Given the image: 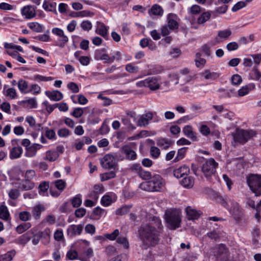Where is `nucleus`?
<instances>
[{
    "label": "nucleus",
    "instance_id": "f257e3e1",
    "mask_svg": "<svg viewBox=\"0 0 261 261\" xmlns=\"http://www.w3.org/2000/svg\"><path fill=\"white\" fill-rule=\"evenodd\" d=\"M163 231V226L158 217H153L149 223L142 224L138 229V235L142 247L147 249L157 245Z\"/></svg>",
    "mask_w": 261,
    "mask_h": 261
},
{
    "label": "nucleus",
    "instance_id": "f03ea898",
    "mask_svg": "<svg viewBox=\"0 0 261 261\" xmlns=\"http://www.w3.org/2000/svg\"><path fill=\"white\" fill-rule=\"evenodd\" d=\"M147 181L142 182L140 188L144 191L149 192H161L165 187V181L161 175H155Z\"/></svg>",
    "mask_w": 261,
    "mask_h": 261
},
{
    "label": "nucleus",
    "instance_id": "7ed1b4c3",
    "mask_svg": "<svg viewBox=\"0 0 261 261\" xmlns=\"http://www.w3.org/2000/svg\"><path fill=\"white\" fill-rule=\"evenodd\" d=\"M165 219L170 229L175 230L180 227L181 216L180 212L176 208L166 210Z\"/></svg>",
    "mask_w": 261,
    "mask_h": 261
},
{
    "label": "nucleus",
    "instance_id": "20e7f679",
    "mask_svg": "<svg viewBox=\"0 0 261 261\" xmlns=\"http://www.w3.org/2000/svg\"><path fill=\"white\" fill-rule=\"evenodd\" d=\"M212 254L218 261H232L228 249L223 244L214 247L211 249Z\"/></svg>",
    "mask_w": 261,
    "mask_h": 261
},
{
    "label": "nucleus",
    "instance_id": "39448f33",
    "mask_svg": "<svg viewBox=\"0 0 261 261\" xmlns=\"http://www.w3.org/2000/svg\"><path fill=\"white\" fill-rule=\"evenodd\" d=\"M218 164L213 158L207 159L201 167V171L207 180L211 181L213 176H214L216 172V168Z\"/></svg>",
    "mask_w": 261,
    "mask_h": 261
},
{
    "label": "nucleus",
    "instance_id": "423d86ee",
    "mask_svg": "<svg viewBox=\"0 0 261 261\" xmlns=\"http://www.w3.org/2000/svg\"><path fill=\"white\" fill-rule=\"evenodd\" d=\"M247 182L255 196H261V175H251L247 177Z\"/></svg>",
    "mask_w": 261,
    "mask_h": 261
},
{
    "label": "nucleus",
    "instance_id": "0eeeda50",
    "mask_svg": "<svg viewBox=\"0 0 261 261\" xmlns=\"http://www.w3.org/2000/svg\"><path fill=\"white\" fill-rule=\"evenodd\" d=\"M255 135L256 133L252 130L237 129L233 139L236 142L244 144Z\"/></svg>",
    "mask_w": 261,
    "mask_h": 261
},
{
    "label": "nucleus",
    "instance_id": "6e6552de",
    "mask_svg": "<svg viewBox=\"0 0 261 261\" xmlns=\"http://www.w3.org/2000/svg\"><path fill=\"white\" fill-rule=\"evenodd\" d=\"M102 167L105 169L115 170L118 168V164L115 158L110 154L105 155L100 160Z\"/></svg>",
    "mask_w": 261,
    "mask_h": 261
},
{
    "label": "nucleus",
    "instance_id": "1a4fd4ad",
    "mask_svg": "<svg viewBox=\"0 0 261 261\" xmlns=\"http://www.w3.org/2000/svg\"><path fill=\"white\" fill-rule=\"evenodd\" d=\"M19 141V140L18 139H13L11 140V144L13 147L10 149L9 156L12 160L20 158L23 152L22 147L18 145Z\"/></svg>",
    "mask_w": 261,
    "mask_h": 261
},
{
    "label": "nucleus",
    "instance_id": "9d476101",
    "mask_svg": "<svg viewBox=\"0 0 261 261\" xmlns=\"http://www.w3.org/2000/svg\"><path fill=\"white\" fill-rule=\"evenodd\" d=\"M132 172L136 173L138 176L144 180L149 179L151 177V174L150 172L144 170L140 164H134L130 167Z\"/></svg>",
    "mask_w": 261,
    "mask_h": 261
},
{
    "label": "nucleus",
    "instance_id": "9b49d317",
    "mask_svg": "<svg viewBox=\"0 0 261 261\" xmlns=\"http://www.w3.org/2000/svg\"><path fill=\"white\" fill-rule=\"evenodd\" d=\"M153 118V114L151 112H148L139 116L137 121V125L140 127H145L149 124V122Z\"/></svg>",
    "mask_w": 261,
    "mask_h": 261
},
{
    "label": "nucleus",
    "instance_id": "f8f14e48",
    "mask_svg": "<svg viewBox=\"0 0 261 261\" xmlns=\"http://www.w3.org/2000/svg\"><path fill=\"white\" fill-rule=\"evenodd\" d=\"M83 229V226L81 224L70 225L67 230V235L70 237H75L81 233Z\"/></svg>",
    "mask_w": 261,
    "mask_h": 261
},
{
    "label": "nucleus",
    "instance_id": "ddd939ff",
    "mask_svg": "<svg viewBox=\"0 0 261 261\" xmlns=\"http://www.w3.org/2000/svg\"><path fill=\"white\" fill-rule=\"evenodd\" d=\"M108 29L109 27H107L103 23L97 22V28L95 32L106 39H108Z\"/></svg>",
    "mask_w": 261,
    "mask_h": 261
},
{
    "label": "nucleus",
    "instance_id": "4468645a",
    "mask_svg": "<svg viewBox=\"0 0 261 261\" xmlns=\"http://www.w3.org/2000/svg\"><path fill=\"white\" fill-rule=\"evenodd\" d=\"M42 145L37 143H34L31 146L26 148L25 156L27 157L32 158L36 155L38 150L42 148Z\"/></svg>",
    "mask_w": 261,
    "mask_h": 261
},
{
    "label": "nucleus",
    "instance_id": "2eb2a0df",
    "mask_svg": "<svg viewBox=\"0 0 261 261\" xmlns=\"http://www.w3.org/2000/svg\"><path fill=\"white\" fill-rule=\"evenodd\" d=\"M190 172V169L188 166L184 165L173 171V174L177 178H180L184 175H187Z\"/></svg>",
    "mask_w": 261,
    "mask_h": 261
},
{
    "label": "nucleus",
    "instance_id": "dca6fc26",
    "mask_svg": "<svg viewBox=\"0 0 261 261\" xmlns=\"http://www.w3.org/2000/svg\"><path fill=\"white\" fill-rule=\"evenodd\" d=\"M146 87H148L151 90L158 89L160 85L158 83V79L155 77H149L145 79Z\"/></svg>",
    "mask_w": 261,
    "mask_h": 261
},
{
    "label": "nucleus",
    "instance_id": "f3484780",
    "mask_svg": "<svg viewBox=\"0 0 261 261\" xmlns=\"http://www.w3.org/2000/svg\"><path fill=\"white\" fill-rule=\"evenodd\" d=\"M94 59L96 60L104 61V63H106L107 59H108L106 49L103 48L96 50L94 53Z\"/></svg>",
    "mask_w": 261,
    "mask_h": 261
},
{
    "label": "nucleus",
    "instance_id": "a211bd4d",
    "mask_svg": "<svg viewBox=\"0 0 261 261\" xmlns=\"http://www.w3.org/2000/svg\"><path fill=\"white\" fill-rule=\"evenodd\" d=\"M186 212L188 219L190 220L198 219L201 214L200 211L192 208L191 206H188L186 208Z\"/></svg>",
    "mask_w": 261,
    "mask_h": 261
},
{
    "label": "nucleus",
    "instance_id": "6ab92c4d",
    "mask_svg": "<svg viewBox=\"0 0 261 261\" xmlns=\"http://www.w3.org/2000/svg\"><path fill=\"white\" fill-rule=\"evenodd\" d=\"M21 14L28 19L32 18L35 16V9L30 5L24 6L21 9Z\"/></svg>",
    "mask_w": 261,
    "mask_h": 261
},
{
    "label": "nucleus",
    "instance_id": "aec40b11",
    "mask_svg": "<svg viewBox=\"0 0 261 261\" xmlns=\"http://www.w3.org/2000/svg\"><path fill=\"white\" fill-rule=\"evenodd\" d=\"M45 94L50 100L55 101H59L63 98L62 93L58 90L46 91Z\"/></svg>",
    "mask_w": 261,
    "mask_h": 261
},
{
    "label": "nucleus",
    "instance_id": "412c9836",
    "mask_svg": "<svg viewBox=\"0 0 261 261\" xmlns=\"http://www.w3.org/2000/svg\"><path fill=\"white\" fill-rule=\"evenodd\" d=\"M156 144L162 149H167L173 144V142L168 139L161 138L157 139Z\"/></svg>",
    "mask_w": 261,
    "mask_h": 261
},
{
    "label": "nucleus",
    "instance_id": "4be33fe9",
    "mask_svg": "<svg viewBox=\"0 0 261 261\" xmlns=\"http://www.w3.org/2000/svg\"><path fill=\"white\" fill-rule=\"evenodd\" d=\"M123 151L127 159L130 160H135L137 158V154L130 147L125 145L123 147Z\"/></svg>",
    "mask_w": 261,
    "mask_h": 261
},
{
    "label": "nucleus",
    "instance_id": "5701e85b",
    "mask_svg": "<svg viewBox=\"0 0 261 261\" xmlns=\"http://www.w3.org/2000/svg\"><path fill=\"white\" fill-rule=\"evenodd\" d=\"M207 236L211 240L217 241L223 236V232L219 229H215L207 232Z\"/></svg>",
    "mask_w": 261,
    "mask_h": 261
},
{
    "label": "nucleus",
    "instance_id": "b1692460",
    "mask_svg": "<svg viewBox=\"0 0 261 261\" xmlns=\"http://www.w3.org/2000/svg\"><path fill=\"white\" fill-rule=\"evenodd\" d=\"M45 211V207L41 204H37L35 205L32 210V214L34 218L36 220L40 218L41 213Z\"/></svg>",
    "mask_w": 261,
    "mask_h": 261
},
{
    "label": "nucleus",
    "instance_id": "393cba45",
    "mask_svg": "<svg viewBox=\"0 0 261 261\" xmlns=\"http://www.w3.org/2000/svg\"><path fill=\"white\" fill-rule=\"evenodd\" d=\"M201 75L206 80H215L219 77L220 74L215 72H211L210 70H205Z\"/></svg>",
    "mask_w": 261,
    "mask_h": 261
},
{
    "label": "nucleus",
    "instance_id": "a878e982",
    "mask_svg": "<svg viewBox=\"0 0 261 261\" xmlns=\"http://www.w3.org/2000/svg\"><path fill=\"white\" fill-rule=\"evenodd\" d=\"M180 184L186 188H191L194 184V179L192 176L185 177L180 181Z\"/></svg>",
    "mask_w": 261,
    "mask_h": 261
},
{
    "label": "nucleus",
    "instance_id": "bb28decb",
    "mask_svg": "<svg viewBox=\"0 0 261 261\" xmlns=\"http://www.w3.org/2000/svg\"><path fill=\"white\" fill-rule=\"evenodd\" d=\"M183 133L185 136L193 140H196V134L193 131L192 127L190 125H186L183 128Z\"/></svg>",
    "mask_w": 261,
    "mask_h": 261
},
{
    "label": "nucleus",
    "instance_id": "cd10ccee",
    "mask_svg": "<svg viewBox=\"0 0 261 261\" xmlns=\"http://www.w3.org/2000/svg\"><path fill=\"white\" fill-rule=\"evenodd\" d=\"M211 12L209 11L203 12L197 19V23L199 24H204L205 22L208 21L211 17Z\"/></svg>",
    "mask_w": 261,
    "mask_h": 261
},
{
    "label": "nucleus",
    "instance_id": "c85d7f7f",
    "mask_svg": "<svg viewBox=\"0 0 261 261\" xmlns=\"http://www.w3.org/2000/svg\"><path fill=\"white\" fill-rule=\"evenodd\" d=\"M254 84H250L248 85L242 87L238 91V95L240 96H243L247 94L250 90L253 89L255 88Z\"/></svg>",
    "mask_w": 261,
    "mask_h": 261
},
{
    "label": "nucleus",
    "instance_id": "c756f323",
    "mask_svg": "<svg viewBox=\"0 0 261 261\" xmlns=\"http://www.w3.org/2000/svg\"><path fill=\"white\" fill-rule=\"evenodd\" d=\"M43 8L45 11L56 12L57 4L55 2L50 3L47 1H44L43 4Z\"/></svg>",
    "mask_w": 261,
    "mask_h": 261
},
{
    "label": "nucleus",
    "instance_id": "7c9ffc66",
    "mask_svg": "<svg viewBox=\"0 0 261 261\" xmlns=\"http://www.w3.org/2000/svg\"><path fill=\"white\" fill-rule=\"evenodd\" d=\"M59 154L58 152L48 150L46 152L45 157L44 158V159L50 162H54L56 161L59 158Z\"/></svg>",
    "mask_w": 261,
    "mask_h": 261
},
{
    "label": "nucleus",
    "instance_id": "2f4dec72",
    "mask_svg": "<svg viewBox=\"0 0 261 261\" xmlns=\"http://www.w3.org/2000/svg\"><path fill=\"white\" fill-rule=\"evenodd\" d=\"M249 75L251 79L261 82V73L257 69L256 65L253 68Z\"/></svg>",
    "mask_w": 261,
    "mask_h": 261
},
{
    "label": "nucleus",
    "instance_id": "473e14b6",
    "mask_svg": "<svg viewBox=\"0 0 261 261\" xmlns=\"http://www.w3.org/2000/svg\"><path fill=\"white\" fill-rule=\"evenodd\" d=\"M10 214L7 207L5 205H2L0 207V218L4 220H8Z\"/></svg>",
    "mask_w": 261,
    "mask_h": 261
},
{
    "label": "nucleus",
    "instance_id": "72a5a7b5",
    "mask_svg": "<svg viewBox=\"0 0 261 261\" xmlns=\"http://www.w3.org/2000/svg\"><path fill=\"white\" fill-rule=\"evenodd\" d=\"M15 251L11 250L0 255V261H11L15 255Z\"/></svg>",
    "mask_w": 261,
    "mask_h": 261
},
{
    "label": "nucleus",
    "instance_id": "f704fd0d",
    "mask_svg": "<svg viewBox=\"0 0 261 261\" xmlns=\"http://www.w3.org/2000/svg\"><path fill=\"white\" fill-rule=\"evenodd\" d=\"M149 13L154 15L162 16L163 13V10L160 6L156 4L152 6Z\"/></svg>",
    "mask_w": 261,
    "mask_h": 261
},
{
    "label": "nucleus",
    "instance_id": "c9c22d12",
    "mask_svg": "<svg viewBox=\"0 0 261 261\" xmlns=\"http://www.w3.org/2000/svg\"><path fill=\"white\" fill-rule=\"evenodd\" d=\"M201 54L199 53H197L195 56V65L198 68L203 67L206 63L205 59L201 58Z\"/></svg>",
    "mask_w": 261,
    "mask_h": 261
},
{
    "label": "nucleus",
    "instance_id": "e433bc0d",
    "mask_svg": "<svg viewBox=\"0 0 261 261\" xmlns=\"http://www.w3.org/2000/svg\"><path fill=\"white\" fill-rule=\"evenodd\" d=\"M71 203L73 207H77L80 206L82 204V195L81 194H77L70 200Z\"/></svg>",
    "mask_w": 261,
    "mask_h": 261
},
{
    "label": "nucleus",
    "instance_id": "4c0bfd02",
    "mask_svg": "<svg viewBox=\"0 0 261 261\" xmlns=\"http://www.w3.org/2000/svg\"><path fill=\"white\" fill-rule=\"evenodd\" d=\"M231 34V32L229 29H226L218 32V36L216 38L217 41H219L218 38H221L223 39L228 38Z\"/></svg>",
    "mask_w": 261,
    "mask_h": 261
},
{
    "label": "nucleus",
    "instance_id": "58836bf2",
    "mask_svg": "<svg viewBox=\"0 0 261 261\" xmlns=\"http://www.w3.org/2000/svg\"><path fill=\"white\" fill-rule=\"evenodd\" d=\"M116 173L114 171L104 173L100 174V179L102 181L109 180L112 178H115Z\"/></svg>",
    "mask_w": 261,
    "mask_h": 261
},
{
    "label": "nucleus",
    "instance_id": "ea45409f",
    "mask_svg": "<svg viewBox=\"0 0 261 261\" xmlns=\"http://www.w3.org/2000/svg\"><path fill=\"white\" fill-rule=\"evenodd\" d=\"M34 187V184L31 180L25 179L21 184L20 188L22 190L28 191L32 189Z\"/></svg>",
    "mask_w": 261,
    "mask_h": 261
},
{
    "label": "nucleus",
    "instance_id": "a19ab883",
    "mask_svg": "<svg viewBox=\"0 0 261 261\" xmlns=\"http://www.w3.org/2000/svg\"><path fill=\"white\" fill-rule=\"evenodd\" d=\"M31 226L30 223H25L20 224L16 228V231L19 234L23 233L24 231L30 228Z\"/></svg>",
    "mask_w": 261,
    "mask_h": 261
},
{
    "label": "nucleus",
    "instance_id": "79ce46f5",
    "mask_svg": "<svg viewBox=\"0 0 261 261\" xmlns=\"http://www.w3.org/2000/svg\"><path fill=\"white\" fill-rule=\"evenodd\" d=\"M112 202L113 200L112 197L108 194L105 195L101 198V203L105 206H109Z\"/></svg>",
    "mask_w": 261,
    "mask_h": 261
},
{
    "label": "nucleus",
    "instance_id": "37998d69",
    "mask_svg": "<svg viewBox=\"0 0 261 261\" xmlns=\"http://www.w3.org/2000/svg\"><path fill=\"white\" fill-rule=\"evenodd\" d=\"M28 83L23 80H20L18 83V87L22 93H27L28 89Z\"/></svg>",
    "mask_w": 261,
    "mask_h": 261
},
{
    "label": "nucleus",
    "instance_id": "c03bdc74",
    "mask_svg": "<svg viewBox=\"0 0 261 261\" xmlns=\"http://www.w3.org/2000/svg\"><path fill=\"white\" fill-rule=\"evenodd\" d=\"M130 207V205H125L122 206L116 211V214L117 215L121 216L125 215L129 212Z\"/></svg>",
    "mask_w": 261,
    "mask_h": 261
},
{
    "label": "nucleus",
    "instance_id": "a18cd8bd",
    "mask_svg": "<svg viewBox=\"0 0 261 261\" xmlns=\"http://www.w3.org/2000/svg\"><path fill=\"white\" fill-rule=\"evenodd\" d=\"M28 27L36 32H41L42 31V26L37 22L30 23L28 24Z\"/></svg>",
    "mask_w": 261,
    "mask_h": 261
},
{
    "label": "nucleus",
    "instance_id": "49530a36",
    "mask_svg": "<svg viewBox=\"0 0 261 261\" xmlns=\"http://www.w3.org/2000/svg\"><path fill=\"white\" fill-rule=\"evenodd\" d=\"M49 188L48 182L44 181L41 182L39 186V193L44 195V193L47 192Z\"/></svg>",
    "mask_w": 261,
    "mask_h": 261
},
{
    "label": "nucleus",
    "instance_id": "de8ad7c7",
    "mask_svg": "<svg viewBox=\"0 0 261 261\" xmlns=\"http://www.w3.org/2000/svg\"><path fill=\"white\" fill-rule=\"evenodd\" d=\"M187 149V147H183L178 149L177 151V156L174 159L175 162L178 161L179 160L182 159L185 157Z\"/></svg>",
    "mask_w": 261,
    "mask_h": 261
},
{
    "label": "nucleus",
    "instance_id": "09e8293b",
    "mask_svg": "<svg viewBox=\"0 0 261 261\" xmlns=\"http://www.w3.org/2000/svg\"><path fill=\"white\" fill-rule=\"evenodd\" d=\"M42 105L45 107L46 111L48 112V113H51L55 108L58 107L59 104L58 103H55L54 105H50L47 101H44L43 102Z\"/></svg>",
    "mask_w": 261,
    "mask_h": 261
},
{
    "label": "nucleus",
    "instance_id": "8fccbe9b",
    "mask_svg": "<svg viewBox=\"0 0 261 261\" xmlns=\"http://www.w3.org/2000/svg\"><path fill=\"white\" fill-rule=\"evenodd\" d=\"M55 185L56 188L61 192L65 189L66 184L62 179H58L55 181Z\"/></svg>",
    "mask_w": 261,
    "mask_h": 261
},
{
    "label": "nucleus",
    "instance_id": "3c124183",
    "mask_svg": "<svg viewBox=\"0 0 261 261\" xmlns=\"http://www.w3.org/2000/svg\"><path fill=\"white\" fill-rule=\"evenodd\" d=\"M160 150L155 146H151L150 150V154L152 158L157 159L160 155Z\"/></svg>",
    "mask_w": 261,
    "mask_h": 261
},
{
    "label": "nucleus",
    "instance_id": "603ef678",
    "mask_svg": "<svg viewBox=\"0 0 261 261\" xmlns=\"http://www.w3.org/2000/svg\"><path fill=\"white\" fill-rule=\"evenodd\" d=\"M117 242L120 244L123 245L124 248L125 249H128L129 248V242L126 237H118L117 240Z\"/></svg>",
    "mask_w": 261,
    "mask_h": 261
},
{
    "label": "nucleus",
    "instance_id": "864d4df0",
    "mask_svg": "<svg viewBox=\"0 0 261 261\" xmlns=\"http://www.w3.org/2000/svg\"><path fill=\"white\" fill-rule=\"evenodd\" d=\"M31 217V214L29 212L23 211L20 212L19 214V219L23 221H27L30 219Z\"/></svg>",
    "mask_w": 261,
    "mask_h": 261
},
{
    "label": "nucleus",
    "instance_id": "5fc2aeb1",
    "mask_svg": "<svg viewBox=\"0 0 261 261\" xmlns=\"http://www.w3.org/2000/svg\"><path fill=\"white\" fill-rule=\"evenodd\" d=\"M77 14L76 15H72V17H86V16H91L94 15V13L90 12L87 10H84L82 11L79 12L77 13H74Z\"/></svg>",
    "mask_w": 261,
    "mask_h": 261
},
{
    "label": "nucleus",
    "instance_id": "6e6d98bb",
    "mask_svg": "<svg viewBox=\"0 0 261 261\" xmlns=\"http://www.w3.org/2000/svg\"><path fill=\"white\" fill-rule=\"evenodd\" d=\"M231 83L234 85H239L242 82V77L239 74H234L231 78Z\"/></svg>",
    "mask_w": 261,
    "mask_h": 261
},
{
    "label": "nucleus",
    "instance_id": "4d7b16f0",
    "mask_svg": "<svg viewBox=\"0 0 261 261\" xmlns=\"http://www.w3.org/2000/svg\"><path fill=\"white\" fill-rule=\"evenodd\" d=\"M103 192V187L102 185H95L94 186L93 194L94 197L97 199L98 198V195Z\"/></svg>",
    "mask_w": 261,
    "mask_h": 261
},
{
    "label": "nucleus",
    "instance_id": "13d9d810",
    "mask_svg": "<svg viewBox=\"0 0 261 261\" xmlns=\"http://www.w3.org/2000/svg\"><path fill=\"white\" fill-rule=\"evenodd\" d=\"M5 95L10 97L11 99H14L17 96V93L15 89L10 88L7 90Z\"/></svg>",
    "mask_w": 261,
    "mask_h": 261
},
{
    "label": "nucleus",
    "instance_id": "bf43d9fd",
    "mask_svg": "<svg viewBox=\"0 0 261 261\" xmlns=\"http://www.w3.org/2000/svg\"><path fill=\"white\" fill-rule=\"evenodd\" d=\"M8 195L11 199L15 200L19 196V190L16 189H11L9 192Z\"/></svg>",
    "mask_w": 261,
    "mask_h": 261
},
{
    "label": "nucleus",
    "instance_id": "052dcab7",
    "mask_svg": "<svg viewBox=\"0 0 261 261\" xmlns=\"http://www.w3.org/2000/svg\"><path fill=\"white\" fill-rule=\"evenodd\" d=\"M67 88L73 93H78L80 90L77 85L74 82L69 83L67 85Z\"/></svg>",
    "mask_w": 261,
    "mask_h": 261
},
{
    "label": "nucleus",
    "instance_id": "680f3d73",
    "mask_svg": "<svg viewBox=\"0 0 261 261\" xmlns=\"http://www.w3.org/2000/svg\"><path fill=\"white\" fill-rule=\"evenodd\" d=\"M70 130L66 128H61L58 131V135L60 137H66L70 135Z\"/></svg>",
    "mask_w": 261,
    "mask_h": 261
},
{
    "label": "nucleus",
    "instance_id": "e2e57ef3",
    "mask_svg": "<svg viewBox=\"0 0 261 261\" xmlns=\"http://www.w3.org/2000/svg\"><path fill=\"white\" fill-rule=\"evenodd\" d=\"M121 121L122 123L125 125L128 129H134L136 128V127L132 124L129 120V119L127 118H123L121 119Z\"/></svg>",
    "mask_w": 261,
    "mask_h": 261
},
{
    "label": "nucleus",
    "instance_id": "0e129e2a",
    "mask_svg": "<svg viewBox=\"0 0 261 261\" xmlns=\"http://www.w3.org/2000/svg\"><path fill=\"white\" fill-rule=\"evenodd\" d=\"M166 25L170 28V30H172L177 29L178 26V23L176 20L173 19H170L169 18L168 23Z\"/></svg>",
    "mask_w": 261,
    "mask_h": 261
},
{
    "label": "nucleus",
    "instance_id": "69168bd1",
    "mask_svg": "<svg viewBox=\"0 0 261 261\" xmlns=\"http://www.w3.org/2000/svg\"><path fill=\"white\" fill-rule=\"evenodd\" d=\"M77 252L74 250H69L66 254V257L70 260H73L77 258Z\"/></svg>",
    "mask_w": 261,
    "mask_h": 261
},
{
    "label": "nucleus",
    "instance_id": "338daca9",
    "mask_svg": "<svg viewBox=\"0 0 261 261\" xmlns=\"http://www.w3.org/2000/svg\"><path fill=\"white\" fill-rule=\"evenodd\" d=\"M92 23L88 20L83 21L81 23V27L84 31H89L92 28Z\"/></svg>",
    "mask_w": 261,
    "mask_h": 261
},
{
    "label": "nucleus",
    "instance_id": "774afa93",
    "mask_svg": "<svg viewBox=\"0 0 261 261\" xmlns=\"http://www.w3.org/2000/svg\"><path fill=\"white\" fill-rule=\"evenodd\" d=\"M45 136L49 140H53L56 138V133L52 129L47 128L45 131Z\"/></svg>",
    "mask_w": 261,
    "mask_h": 261
}]
</instances>
